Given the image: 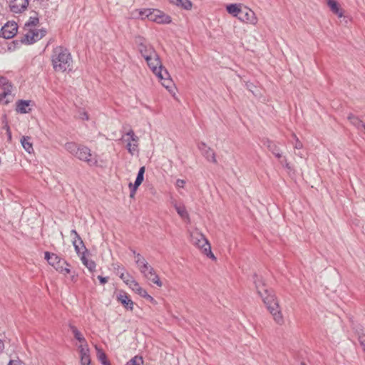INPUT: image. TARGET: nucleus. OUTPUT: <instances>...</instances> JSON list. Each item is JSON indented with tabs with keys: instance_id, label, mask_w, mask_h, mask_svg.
<instances>
[{
	"instance_id": "4be33fe9",
	"label": "nucleus",
	"mask_w": 365,
	"mask_h": 365,
	"mask_svg": "<svg viewBox=\"0 0 365 365\" xmlns=\"http://www.w3.org/2000/svg\"><path fill=\"white\" fill-rule=\"evenodd\" d=\"M327 5L334 14L339 17L343 16L342 10L339 8V4L336 0H327Z\"/></svg>"
},
{
	"instance_id": "603ef678",
	"label": "nucleus",
	"mask_w": 365,
	"mask_h": 365,
	"mask_svg": "<svg viewBox=\"0 0 365 365\" xmlns=\"http://www.w3.org/2000/svg\"><path fill=\"white\" fill-rule=\"evenodd\" d=\"M98 279H99L101 284H104L107 283L108 281V277H104L102 276H98Z\"/></svg>"
},
{
	"instance_id": "9d476101",
	"label": "nucleus",
	"mask_w": 365,
	"mask_h": 365,
	"mask_svg": "<svg viewBox=\"0 0 365 365\" xmlns=\"http://www.w3.org/2000/svg\"><path fill=\"white\" fill-rule=\"evenodd\" d=\"M0 86H4V91L0 93V103L6 105L13 99L11 91L9 88L11 86L8 85L6 78L0 76Z\"/></svg>"
},
{
	"instance_id": "1a4fd4ad",
	"label": "nucleus",
	"mask_w": 365,
	"mask_h": 365,
	"mask_svg": "<svg viewBox=\"0 0 365 365\" xmlns=\"http://www.w3.org/2000/svg\"><path fill=\"white\" fill-rule=\"evenodd\" d=\"M191 242L200 249L202 253H205V237L197 229H195L190 233Z\"/></svg>"
},
{
	"instance_id": "c9c22d12",
	"label": "nucleus",
	"mask_w": 365,
	"mask_h": 365,
	"mask_svg": "<svg viewBox=\"0 0 365 365\" xmlns=\"http://www.w3.org/2000/svg\"><path fill=\"white\" fill-rule=\"evenodd\" d=\"M78 349L80 351V356L90 354V351L86 341L81 343Z\"/></svg>"
},
{
	"instance_id": "13d9d810",
	"label": "nucleus",
	"mask_w": 365,
	"mask_h": 365,
	"mask_svg": "<svg viewBox=\"0 0 365 365\" xmlns=\"http://www.w3.org/2000/svg\"><path fill=\"white\" fill-rule=\"evenodd\" d=\"M297 155H299L300 157H302L301 153H297Z\"/></svg>"
},
{
	"instance_id": "a211bd4d",
	"label": "nucleus",
	"mask_w": 365,
	"mask_h": 365,
	"mask_svg": "<svg viewBox=\"0 0 365 365\" xmlns=\"http://www.w3.org/2000/svg\"><path fill=\"white\" fill-rule=\"evenodd\" d=\"M162 78H158L159 80L163 81L162 85L168 90L170 91V89L173 87V81L170 78V75L166 69H164L162 71Z\"/></svg>"
},
{
	"instance_id": "ddd939ff",
	"label": "nucleus",
	"mask_w": 365,
	"mask_h": 365,
	"mask_svg": "<svg viewBox=\"0 0 365 365\" xmlns=\"http://www.w3.org/2000/svg\"><path fill=\"white\" fill-rule=\"evenodd\" d=\"M18 26L15 22L6 24L0 31V36L6 39L13 38L17 33Z\"/></svg>"
},
{
	"instance_id": "f03ea898",
	"label": "nucleus",
	"mask_w": 365,
	"mask_h": 365,
	"mask_svg": "<svg viewBox=\"0 0 365 365\" xmlns=\"http://www.w3.org/2000/svg\"><path fill=\"white\" fill-rule=\"evenodd\" d=\"M51 61L55 71L64 72L71 66L72 58L66 48L58 46L53 50Z\"/></svg>"
},
{
	"instance_id": "37998d69",
	"label": "nucleus",
	"mask_w": 365,
	"mask_h": 365,
	"mask_svg": "<svg viewBox=\"0 0 365 365\" xmlns=\"http://www.w3.org/2000/svg\"><path fill=\"white\" fill-rule=\"evenodd\" d=\"M292 138L293 139L295 140L294 143V147L295 149H302L303 148V144L299 140V138H297V136L296 135L295 133H292Z\"/></svg>"
},
{
	"instance_id": "58836bf2",
	"label": "nucleus",
	"mask_w": 365,
	"mask_h": 365,
	"mask_svg": "<svg viewBox=\"0 0 365 365\" xmlns=\"http://www.w3.org/2000/svg\"><path fill=\"white\" fill-rule=\"evenodd\" d=\"M38 24V18L36 16H31L29 21L26 23L25 26L31 27Z\"/></svg>"
},
{
	"instance_id": "20e7f679",
	"label": "nucleus",
	"mask_w": 365,
	"mask_h": 365,
	"mask_svg": "<svg viewBox=\"0 0 365 365\" xmlns=\"http://www.w3.org/2000/svg\"><path fill=\"white\" fill-rule=\"evenodd\" d=\"M43 29H29L27 32L24 35L21 41L24 43L31 44L41 39L46 34Z\"/></svg>"
},
{
	"instance_id": "2eb2a0df",
	"label": "nucleus",
	"mask_w": 365,
	"mask_h": 365,
	"mask_svg": "<svg viewBox=\"0 0 365 365\" xmlns=\"http://www.w3.org/2000/svg\"><path fill=\"white\" fill-rule=\"evenodd\" d=\"M29 5V0H11L10 10L16 14L25 11Z\"/></svg>"
},
{
	"instance_id": "dca6fc26",
	"label": "nucleus",
	"mask_w": 365,
	"mask_h": 365,
	"mask_svg": "<svg viewBox=\"0 0 365 365\" xmlns=\"http://www.w3.org/2000/svg\"><path fill=\"white\" fill-rule=\"evenodd\" d=\"M71 232V235H74V238L72 242L77 254L80 255L82 254L83 252H84V253L87 252V250L83 244L82 239L77 233L76 230H72Z\"/></svg>"
},
{
	"instance_id": "f257e3e1",
	"label": "nucleus",
	"mask_w": 365,
	"mask_h": 365,
	"mask_svg": "<svg viewBox=\"0 0 365 365\" xmlns=\"http://www.w3.org/2000/svg\"><path fill=\"white\" fill-rule=\"evenodd\" d=\"M254 283L255 284L258 294L262 299L263 302L267 306V309L273 316L274 320L278 324H282L284 322L279 306L272 291L268 289L264 283L262 278L255 274L253 276Z\"/></svg>"
},
{
	"instance_id": "5701e85b",
	"label": "nucleus",
	"mask_w": 365,
	"mask_h": 365,
	"mask_svg": "<svg viewBox=\"0 0 365 365\" xmlns=\"http://www.w3.org/2000/svg\"><path fill=\"white\" fill-rule=\"evenodd\" d=\"M150 9H136L133 11V14L134 15V17L139 18L142 20L145 19H149Z\"/></svg>"
},
{
	"instance_id": "5fc2aeb1",
	"label": "nucleus",
	"mask_w": 365,
	"mask_h": 365,
	"mask_svg": "<svg viewBox=\"0 0 365 365\" xmlns=\"http://www.w3.org/2000/svg\"><path fill=\"white\" fill-rule=\"evenodd\" d=\"M3 123H4V125L3 128L6 130V127H9V126L8 123L6 121V115L4 116Z\"/></svg>"
},
{
	"instance_id": "b1692460",
	"label": "nucleus",
	"mask_w": 365,
	"mask_h": 365,
	"mask_svg": "<svg viewBox=\"0 0 365 365\" xmlns=\"http://www.w3.org/2000/svg\"><path fill=\"white\" fill-rule=\"evenodd\" d=\"M348 119L350 120L351 123L358 129L363 128L365 130V123L357 116L350 114L348 116Z\"/></svg>"
},
{
	"instance_id": "864d4df0",
	"label": "nucleus",
	"mask_w": 365,
	"mask_h": 365,
	"mask_svg": "<svg viewBox=\"0 0 365 365\" xmlns=\"http://www.w3.org/2000/svg\"><path fill=\"white\" fill-rule=\"evenodd\" d=\"M6 134H7V137H8V140L9 142L11 141L12 136H11V132L9 127H6Z\"/></svg>"
},
{
	"instance_id": "052dcab7",
	"label": "nucleus",
	"mask_w": 365,
	"mask_h": 365,
	"mask_svg": "<svg viewBox=\"0 0 365 365\" xmlns=\"http://www.w3.org/2000/svg\"><path fill=\"white\" fill-rule=\"evenodd\" d=\"M108 365H110V364H108Z\"/></svg>"
},
{
	"instance_id": "aec40b11",
	"label": "nucleus",
	"mask_w": 365,
	"mask_h": 365,
	"mask_svg": "<svg viewBox=\"0 0 365 365\" xmlns=\"http://www.w3.org/2000/svg\"><path fill=\"white\" fill-rule=\"evenodd\" d=\"M21 143L23 148L27 151L29 153H32L34 152L33 143L31 142V138L29 136H23L21 138Z\"/></svg>"
},
{
	"instance_id": "bf43d9fd",
	"label": "nucleus",
	"mask_w": 365,
	"mask_h": 365,
	"mask_svg": "<svg viewBox=\"0 0 365 365\" xmlns=\"http://www.w3.org/2000/svg\"><path fill=\"white\" fill-rule=\"evenodd\" d=\"M301 365H305V364L304 363H302Z\"/></svg>"
},
{
	"instance_id": "c756f323",
	"label": "nucleus",
	"mask_w": 365,
	"mask_h": 365,
	"mask_svg": "<svg viewBox=\"0 0 365 365\" xmlns=\"http://www.w3.org/2000/svg\"><path fill=\"white\" fill-rule=\"evenodd\" d=\"M268 150L278 159L282 158L281 150L275 143L269 145Z\"/></svg>"
},
{
	"instance_id": "a18cd8bd",
	"label": "nucleus",
	"mask_w": 365,
	"mask_h": 365,
	"mask_svg": "<svg viewBox=\"0 0 365 365\" xmlns=\"http://www.w3.org/2000/svg\"><path fill=\"white\" fill-rule=\"evenodd\" d=\"M128 287L132 289L133 291L136 292L137 289L140 287V284L135 279L133 282H130V284L128 285Z\"/></svg>"
},
{
	"instance_id": "39448f33",
	"label": "nucleus",
	"mask_w": 365,
	"mask_h": 365,
	"mask_svg": "<svg viewBox=\"0 0 365 365\" xmlns=\"http://www.w3.org/2000/svg\"><path fill=\"white\" fill-rule=\"evenodd\" d=\"M80 160L86 162L89 165H96L98 160L95 156H93L91 150L84 145H80L75 155Z\"/></svg>"
},
{
	"instance_id": "c03bdc74",
	"label": "nucleus",
	"mask_w": 365,
	"mask_h": 365,
	"mask_svg": "<svg viewBox=\"0 0 365 365\" xmlns=\"http://www.w3.org/2000/svg\"><path fill=\"white\" fill-rule=\"evenodd\" d=\"M78 117L80 119L83 120H88L89 119V115L86 111L84 110H80L78 112Z\"/></svg>"
},
{
	"instance_id": "3c124183",
	"label": "nucleus",
	"mask_w": 365,
	"mask_h": 365,
	"mask_svg": "<svg viewBox=\"0 0 365 365\" xmlns=\"http://www.w3.org/2000/svg\"><path fill=\"white\" fill-rule=\"evenodd\" d=\"M8 365H24L20 360H10Z\"/></svg>"
},
{
	"instance_id": "c85d7f7f",
	"label": "nucleus",
	"mask_w": 365,
	"mask_h": 365,
	"mask_svg": "<svg viewBox=\"0 0 365 365\" xmlns=\"http://www.w3.org/2000/svg\"><path fill=\"white\" fill-rule=\"evenodd\" d=\"M145 173V167H141L138 171L136 180L134 183V190H137L138 186L142 183L143 180V175Z\"/></svg>"
},
{
	"instance_id": "9b49d317",
	"label": "nucleus",
	"mask_w": 365,
	"mask_h": 365,
	"mask_svg": "<svg viewBox=\"0 0 365 365\" xmlns=\"http://www.w3.org/2000/svg\"><path fill=\"white\" fill-rule=\"evenodd\" d=\"M151 21L158 24H169L171 22V18L164 12L155 9H150L149 19Z\"/></svg>"
},
{
	"instance_id": "6e6d98bb",
	"label": "nucleus",
	"mask_w": 365,
	"mask_h": 365,
	"mask_svg": "<svg viewBox=\"0 0 365 365\" xmlns=\"http://www.w3.org/2000/svg\"><path fill=\"white\" fill-rule=\"evenodd\" d=\"M4 349V342L0 339V353L3 351Z\"/></svg>"
},
{
	"instance_id": "f704fd0d",
	"label": "nucleus",
	"mask_w": 365,
	"mask_h": 365,
	"mask_svg": "<svg viewBox=\"0 0 365 365\" xmlns=\"http://www.w3.org/2000/svg\"><path fill=\"white\" fill-rule=\"evenodd\" d=\"M143 359L142 356H135L129 360L125 365H143Z\"/></svg>"
},
{
	"instance_id": "f3484780",
	"label": "nucleus",
	"mask_w": 365,
	"mask_h": 365,
	"mask_svg": "<svg viewBox=\"0 0 365 365\" xmlns=\"http://www.w3.org/2000/svg\"><path fill=\"white\" fill-rule=\"evenodd\" d=\"M118 302L121 303L127 309H133V302L130 298L129 295L125 292H120L117 296Z\"/></svg>"
},
{
	"instance_id": "4c0bfd02",
	"label": "nucleus",
	"mask_w": 365,
	"mask_h": 365,
	"mask_svg": "<svg viewBox=\"0 0 365 365\" xmlns=\"http://www.w3.org/2000/svg\"><path fill=\"white\" fill-rule=\"evenodd\" d=\"M138 294H139L140 297L145 298L147 299H149L150 301L153 300V298L148 294V292L143 289L141 287L137 289L136 292Z\"/></svg>"
},
{
	"instance_id": "ea45409f",
	"label": "nucleus",
	"mask_w": 365,
	"mask_h": 365,
	"mask_svg": "<svg viewBox=\"0 0 365 365\" xmlns=\"http://www.w3.org/2000/svg\"><path fill=\"white\" fill-rule=\"evenodd\" d=\"M80 356L81 365H91L90 354L82 355Z\"/></svg>"
},
{
	"instance_id": "4468645a",
	"label": "nucleus",
	"mask_w": 365,
	"mask_h": 365,
	"mask_svg": "<svg viewBox=\"0 0 365 365\" xmlns=\"http://www.w3.org/2000/svg\"><path fill=\"white\" fill-rule=\"evenodd\" d=\"M133 254L135 255V263L140 272V273L144 276L149 271H151L153 268L150 266L148 262L145 260V259L139 253H135L133 251Z\"/></svg>"
},
{
	"instance_id": "49530a36",
	"label": "nucleus",
	"mask_w": 365,
	"mask_h": 365,
	"mask_svg": "<svg viewBox=\"0 0 365 365\" xmlns=\"http://www.w3.org/2000/svg\"><path fill=\"white\" fill-rule=\"evenodd\" d=\"M359 342L365 353V335L361 334L359 336Z\"/></svg>"
},
{
	"instance_id": "0eeeda50",
	"label": "nucleus",
	"mask_w": 365,
	"mask_h": 365,
	"mask_svg": "<svg viewBox=\"0 0 365 365\" xmlns=\"http://www.w3.org/2000/svg\"><path fill=\"white\" fill-rule=\"evenodd\" d=\"M147 62V64L148 67L150 68V70L153 72V73L158 77V78H162V71L165 69L161 63V61L160 60L159 56L158 53H155V56H152V57H150L149 58L145 60Z\"/></svg>"
},
{
	"instance_id": "bb28decb",
	"label": "nucleus",
	"mask_w": 365,
	"mask_h": 365,
	"mask_svg": "<svg viewBox=\"0 0 365 365\" xmlns=\"http://www.w3.org/2000/svg\"><path fill=\"white\" fill-rule=\"evenodd\" d=\"M80 145L74 142H68L65 144L64 148L68 152L75 156Z\"/></svg>"
},
{
	"instance_id": "79ce46f5",
	"label": "nucleus",
	"mask_w": 365,
	"mask_h": 365,
	"mask_svg": "<svg viewBox=\"0 0 365 365\" xmlns=\"http://www.w3.org/2000/svg\"><path fill=\"white\" fill-rule=\"evenodd\" d=\"M207 160H211L215 163H217L215 154L210 148L207 149Z\"/></svg>"
},
{
	"instance_id": "de8ad7c7",
	"label": "nucleus",
	"mask_w": 365,
	"mask_h": 365,
	"mask_svg": "<svg viewBox=\"0 0 365 365\" xmlns=\"http://www.w3.org/2000/svg\"><path fill=\"white\" fill-rule=\"evenodd\" d=\"M185 184V181L184 180L178 179L176 180L175 185L178 188H182L184 187Z\"/></svg>"
},
{
	"instance_id": "2f4dec72",
	"label": "nucleus",
	"mask_w": 365,
	"mask_h": 365,
	"mask_svg": "<svg viewBox=\"0 0 365 365\" xmlns=\"http://www.w3.org/2000/svg\"><path fill=\"white\" fill-rule=\"evenodd\" d=\"M70 328L72 331V333L74 335V337L81 343L86 341L85 338L83 336L81 333L77 329V328L74 326H70Z\"/></svg>"
},
{
	"instance_id": "a878e982",
	"label": "nucleus",
	"mask_w": 365,
	"mask_h": 365,
	"mask_svg": "<svg viewBox=\"0 0 365 365\" xmlns=\"http://www.w3.org/2000/svg\"><path fill=\"white\" fill-rule=\"evenodd\" d=\"M81 259L82 263L88 269L89 271L93 272L95 270L96 266L95 262L86 258L84 252H82Z\"/></svg>"
},
{
	"instance_id": "cd10ccee",
	"label": "nucleus",
	"mask_w": 365,
	"mask_h": 365,
	"mask_svg": "<svg viewBox=\"0 0 365 365\" xmlns=\"http://www.w3.org/2000/svg\"><path fill=\"white\" fill-rule=\"evenodd\" d=\"M96 349L97 351V357L98 360L102 363L103 365H108L109 361L107 360L106 355L103 352L101 349H99L98 346H96Z\"/></svg>"
},
{
	"instance_id": "7ed1b4c3",
	"label": "nucleus",
	"mask_w": 365,
	"mask_h": 365,
	"mask_svg": "<svg viewBox=\"0 0 365 365\" xmlns=\"http://www.w3.org/2000/svg\"><path fill=\"white\" fill-rule=\"evenodd\" d=\"M45 259L48 264L53 267L59 272H65L66 274L70 273V269L67 267L68 264L63 259H61L58 255L49 252H45Z\"/></svg>"
},
{
	"instance_id": "4d7b16f0",
	"label": "nucleus",
	"mask_w": 365,
	"mask_h": 365,
	"mask_svg": "<svg viewBox=\"0 0 365 365\" xmlns=\"http://www.w3.org/2000/svg\"><path fill=\"white\" fill-rule=\"evenodd\" d=\"M135 190H134V187H133V190L130 192V197H134L135 193Z\"/></svg>"
},
{
	"instance_id": "473e14b6",
	"label": "nucleus",
	"mask_w": 365,
	"mask_h": 365,
	"mask_svg": "<svg viewBox=\"0 0 365 365\" xmlns=\"http://www.w3.org/2000/svg\"><path fill=\"white\" fill-rule=\"evenodd\" d=\"M175 210L177 211V212L178 213V215L182 218V219H186L188 217V215H187V212L186 211V209L184 205H176L175 206Z\"/></svg>"
},
{
	"instance_id": "09e8293b",
	"label": "nucleus",
	"mask_w": 365,
	"mask_h": 365,
	"mask_svg": "<svg viewBox=\"0 0 365 365\" xmlns=\"http://www.w3.org/2000/svg\"><path fill=\"white\" fill-rule=\"evenodd\" d=\"M280 163L282 165V166H284L287 170H292V168H291L289 163L287 162L286 158L283 159Z\"/></svg>"
},
{
	"instance_id": "423d86ee",
	"label": "nucleus",
	"mask_w": 365,
	"mask_h": 365,
	"mask_svg": "<svg viewBox=\"0 0 365 365\" xmlns=\"http://www.w3.org/2000/svg\"><path fill=\"white\" fill-rule=\"evenodd\" d=\"M135 41L138 44V51L145 60L152 57V56H155V50L150 44L148 43L143 38L138 37L136 38Z\"/></svg>"
},
{
	"instance_id": "7c9ffc66",
	"label": "nucleus",
	"mask_w": 365,
	"mask_h": 365,
	"mask_svg": "<svg viewBox=\"0 0 365 365\" xmlns=\"http://www.w3.org/2000/svg\"><path fill=\"white\" fill-rule=\"evenodd\" d=\"M120 278L128 286L130 284V282L134 280V278L128 272H118Z\"/></svg>"
},
{
	"instance_id": "393cba45",
	"label": "nucleus",
	"mask_w": 365,
	"mask_h": 365,
	"mask_svg": "<svg viewBox=\"0 0 365 365\" xmlns=\"http://www.w3.org/2000/svg\"><path fill=\"white\" fill-rule=\"evenodd\" d=\"M29 106V101H19L17 103L16 111L20 113H27L30 109L28 108Z\"/></svg>"
},
{
	"instance_id": "f8f14e48",
	"label": "nucleus",
	"mask_w": 365,
	"mask_h": 365,
	"mask_svg": "<svg viewBox=\"0 0 365 365\" xmlns=\"http://www.w3.org/2000/svg\"><path fill=\"white\" fill-rule=\"evenodd\" d=\"M238 19L242 22L252 25H256L257 24V18L255 12L247 7H245L242 10L241 14L238 16Z\"/></svg>"
},
{
	"instance_id": "e433bc0d",
	"label": "nucleus",
	"mask_w": 365,
	"mask_h": 365,
	"mask_svg": "<svg viewBox=\"0 0 365 365\" xmlns=\"http://www.w3.org/2000/svg\"><path fill=\"white\" fill-rule=\"evenodd\" d=\"M138 294H139L140 297L145 298L147 299H149L150 301L153 300V298L148 294V292L143 289L141 287L137 289L136 292Z\"/></svg>"
},
{
	"instance_id": "8fccbe9b",
	"label": "nucleus",
	"mask_w": 365,
	"mask_h": 365,
	"mask_svg": "<svg viewBox=\"0 0 365 365\" xmlns=\"http://www.w3.org/2000/svg\"><path fill=\"white\" fill-rule=\"evenodd\" d=\"M274 142L270 140L268 138H264L262 140V143L264 146H266L267 148H269V146L272 145Z\"/></svg>"
},
{
	"instance_id": "a19ab883",
	"label": "nucleus",
	"mask_w": 365,
	"mask_h": 365,
	"mask_svg": "<svg viewBox=\"0 0 365 365\" xmlns=\"http://www.w3.org/2000/svg\"><path fill=\"white\" fill-rule=\"evenodd\" d=\"M207 257H209L210 259H212L213 261H216L217 260V258L214 255V254L212 253V250H211V245L209 242V241L207 240Z\"/></svg>"
},
{
	"instance_id": "412c9836",
	"label": "nucleus",
	"mask_w": 365,
	"mask_h": 365,
	"mask_svg": "<svg viewBox=\"0 0 365 365\" xmlns=\"http://www.w3.org/2000/svg\"><path fill=\"white\" fill-rule=\"evenodd\" d=\"M226 10L230 14H232L233 16L238 18L242 9L240 8V4H231L227 5Z\"/></svg>"
},
{
	"instance_id": "6e6552de",
	"label": "nucleus",
	"mask_w": 365,
	"mask_h": 365,
	"mask_svg": "<svg viewBox=\"0 0 365 365\" xmlns=\"http://www.w3.org/2000/svg\"><path fill=\"white\" fill-rule=\"evenodd\" d=\"M123 140L127 143L126 148L131 155H134L138 152V138L135 135L133 130H129L123 137Z\"/></svg>"
},
{
	"instance_id": "6ab92c4d",
	"label": "nucleus",
	"mask_w": 365,
	"mask_h": 365,
	"mask_svg": "<svg viewBox=\"0 0 365 365\" xmlns=\"http://www.w3.org/2000/svg\"><path fill=\"white\" fill-rule=\"evenodd\" d=\"M143 277L160 287L163 286L162 282L160 280L158 275L153 268L151 271L148 272Z\"/></svg>"
},
{
	"instance_id": "72a5a7b5",
	"label": "nucleus",
	"mask_w": 365,
	"mask_h": 365,
	"mask_svg": "<svg viewBox=\"0 0 365 365\" xmlns=\"http://www.w3.org/2000/svg\"><path fill=\"white\" fill-rule=\"evenodd\" d=\"M174 3L185 9H190L192 7V4L189 0H175Z\"/></svg>"
}]
</instances>
